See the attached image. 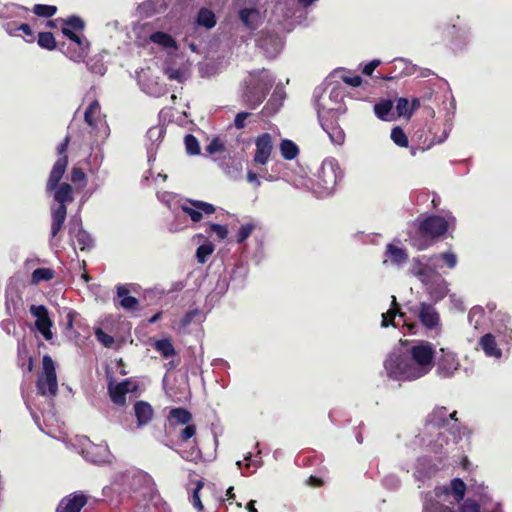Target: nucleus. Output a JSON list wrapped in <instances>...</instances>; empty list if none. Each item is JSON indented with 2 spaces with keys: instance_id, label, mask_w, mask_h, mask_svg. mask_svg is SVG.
<instances>
[{
  "instance_id": "nucleus-1",
  "label": "nucleus",
  "mask_w": 512,
  "mask_h": 512,
  "mask_svg": "<svg viewBox=\"0 0 512 512\" xmlns=\"http://www.w3.org/2000/svg\"><path fill=\"white\" fill-rule=\"evenodd\" d=\"M455 227L456 218L451 212H447L444 216L431 214L422 219L418 218L413 245L418 250H426L444 237L450 230L453 231Z\"/></svg>"
},
{
  "instance_id": "nucleus-2",
  "label": "nucleus",
  "mask_w": 512,
  "mask_h": 512,
  "mask_svg": "<svg viewBox=\"0 0 512 512\" xmlns=\"http://www.w3.org/2000/svg\"><path fill=\"white\" fill-rule=\"evenodd\" d=\"M387 376L397 381H413L419 379V374L413 366L409 355L401 352H391L384 361Z\"/></svg>"
},
{
  "instance_id": "nucleus-3",
  "label": "nucleus",
  "mask_w": 512,
  "mask_h": 512,
  "mask_svg": "<svg viewBox=\"0 0 512 512\" xmlns=\"http://www.w3.org/2000/svg\"><path fill=\"white\" fill-rule=\"evenodd\" d=\"M256 75H259V77L254 79L253 82L247 86L242 95L243 102L250 109H255L262 104L273 86V80L270 77H260V71L251 73L253 78Z\"/></svg>"
},
{
  "instance_id": "nucleus-4",
  "label": "nucleus",
  "mask_w": 512,
  "mask_h": 512,
  "mask_svg": "<svg viewBox=\"0 0 512 512\" xmlns=\"http://www.w3.org/2000/svg\"><path fill=\"white\" fill-rule=\"evenodd\" d=\"M409 357L413 360V366L421 378L434 366L435 349L430 342L422 341L410 348Z\"/></svg>"
},
{
  "instance_id": "nucleus-5",
  "label": "nucleus",
  "mask_w": 512,
  "mask_h": 512,
  "mask_svg": "<svg viewBox=\"0 0 512 512\" xmlns=\"http://www.w3.org/2000/svg\"><path fill=\"white\" fill-rule=\"evenodd\" d=\"M36 387L43 396L55 397L58 393L55 363L49 355L42 358V372L38 376Z\"/></svg>"
},
{
  "instance_id": "nucleus-6",
  "label": "nucleus",
  "mask_w": 512,
  "mask_h": 512,
  "mask_svg": "<svg viewBox=\"0 0 512 512\" xmlns=\"http://www.w3.org/2000/svg\"><path fill=\"white\" fill-rule=\"evenodd\" d=\"M71 137L70 135H66V137L63 139L61 143L57 146V154L58 159L55 161L48 180L46 182V190L51 191L54 189L57 184L61 181L63 178V175L66 172L67 166H68V156H67V150L70 143Z\"/></svg>"
},
{
  "instance_id": "nucleus-7",
  "label": "nucleus",
  "mask_w": 512,
  "mask_h": 512,
  "mask_svg": "<svg viewBox=\"0 0 512 512\" xmlns=\"http://www.w3.org/2000/svg\"><path fill=\"white\" fill-rule=\"evenodd\" d=\"M61 21L63 27L61 29L62 34L78 46L83 45V39L75 32H82L85 29V22L82 18L76 15L69 16L65 19L60 18L57 20H48L46 26L49 28H56V22Z\"/></svg>"
},
{
  "instance_id": "nucleus-8",
  "label": "nucleus",
  "mask_w": 512,
  "mask_h": 512,
  "mask_svg": "<svg viewBox=\"0 0 512 512\" xmlns=\"http://www.w3.org/2000/svg\"><path fill=\"white\" fill-rule=\"evenodd\" d=\"M340 179V169L334 161H324L317 174V184L326 192H331Z\"/></svg>"
},
{
  "instance_id": "nucleus-9",
  "label": "nucleus",
  "mask_w": 512,
  "mask_h": 512,
  "mask_svg": "<svg viewBox=\"0 0 512 512\" xmlns=\"http://www.w3.org/2000/svg\"><path fill=\"white\" fill-rule=\"evenodd\" d=\"M318 118L323 130L328 134L332 143L341 145L345 141V133L338 123L335 112L327 111L319 113Z\"/></svg>"
},
{
  "instance_id": "nucleus-10",
  "label": "nucleus",
  "mask_w": 512,
  "mask_h": 512,
  "mask_svg": "<svg viewBox=\"0 0 512 512\" xmlns=\"http://www.w3.org/2000/svg\"><path fill=\"white\" fill-rule=\"evenodd\" d=\"M180 208L195 223L202 220L203 213L211 215L216 211V207L213 204L193 199H187L184 204H181Z\"/></svg>"
},
{
  "instance_id": "nucleus-11",
  "label": "nucleus",
  "mask_w": 512,
  "mask_h": 512,
  "mask_svg": "<svg viewBox=\"0 0 512 512\" xmlns=\"http://www.w3.org/2000/svg\"><path fill=\"white\" fill-rule=\"evenodd\" d=\"M30 313L36 317L35 327L39 333H41L46 340H51L53 338L51 331L53 322L49 317L47 307L44 305H31Z\"/></svg>"
},
{
  "instance_id": "nucleus-12",
  "label": "nucleus",
  "mask_w": 512,
  "mask_h": 512,
  "mask_svg": "<svg viewBox=\"0 0 512 512\" xmlns=\"http://www.w3.org/2000/svg\"><path fill=\"white\" fill-rule=\"evenodd\" d=\"M255 146L254 163L267 164L273 151L272 136L267 132L260 134L255 140Z\"/></svg>"
},
{
  "instance_id": "nucleus-13",
  "label": "nucleus",
  "mask_w": 512,
  "mask_h": 512,
  "mask_svg": "<svg viewBox=\"0 0 512 512\" xmlns=\"http://www.w3.org/2000/svg\"><path fill=\"white\" fill-rule=\"evenodd\" d=\"M196 432L197 427L194 423L190 422L189 424H186L184 428H182L178 433V439L182 443H189L190 441L194 444L189 451L186 452V455L184 456L187 460H193L197 459L201 452L198 448V443L196 440Z\"/></svg>"
},
{
  "instance_id": "nucleus-14",
  "label": "nucleus",
  "mask_w": 512,
  "mask_h": 512,
  "mask_svg": "<svg viewBox=\"0 0 512 512\" xmlns=\"http://www.w3.org/2000/svg\"><path fill=\"white\" fill-rule=\"evenodd\" d=\"M86 503L87 497L84 494H72L59 502L56 512H80Z\"/></svg>"
},
{
  "instance_id": "nucleus-15",
  "label": "nucleus",
  "mask_w": 512,
  "mask_h": 512,
  "mask_svg": "<svg viewBox=\"0 0 512 512\" xmlns=\"http://www.w3.org/2000/svg\"><path fill=\"white\" fill-rule=\"evenodd\" d=\"M129 385L130 381L128 379L117 384H114L113 382L108 384V393L114 404L119 406L126 404V395L130 391Z\"/></svg>"
},
{
  "instance_id": "nucleus-16",
  "label": "nucleus",
  "mask_w": 512,
  "mask_h": 512,
  "mask_svg": "<svg viewBox=\"0 0 512 512\" xmlns=\"http://www.w3.org/2000/svg\"><path fill=\"white\" fill-rule=\"evenodd\" d=\"M53 192L54 200L58 203V206H66L67 203H71L74 200L73 187L69 183H58L57 186L51 191Z\"/></svg>"
},
{
  "instance_id": "nucleus-17",
  "label": "nucleus",
  "mask_w": 512,
  "mask_h": 512,
  "mask_svg": "<svg viewBox=\"0 0 512 512\" xmlns=\"http://www.w3.org/2000/svg\"><path fill=\"white\" fill-rule=\"evenodd\" d=\"M133 408L138 427L145 426L152 420L154 410L150 403L139 400L135 402Z\"/></svg>"
},
{
  "instance_id": "nucleus-18",
  "label": "nucleus",
  "mask_w": 512,
  "mask_h": 512,
  "mask_svg": "<svg viewBox=\"0 0 512 512\" xmlns=\"http://www.w3.org/2000/svg\"><path fill=\"white\" fill-rule=\"evenodd\" d=\"M170 427L176 428L179 425H186L193 421L192 413L183 407H175L169 411L167 416Z\"/></svg>"
},
{
  "instance_id": "nucleus-19",
  "label": "nucleus",
  "mask_w": 512,
  "mask_h": 512,
  "mask_svg": "<svg viewBox=\"0 0 512 512\" xmlns=\"http://www.w3.org/2000/svg\"><path fill=\"white\" fill-rule=\"evenodd\" d=\"M67 217V206H58L51 211V238H56Z\"/></svg>"
},
{
  "instance_id": "nucleus-20",
  "label": "nucleus",
  "mask_w": 512,
  "mask_h": 512,
  "mask_svg": "<svg viewBox=\"0 0 512 512\" xmlns=\"http://www.w3.org/2000/svg\"><path fill=\"white\" fill-rule=\"evenodd\" d=\"M119 305L126 311H135L139 309V301L136 297L129 295V289L124 285H118L116 289Z\"/></svg>"
},
{
  "instance_id": "nucleus-21",
  "label": "nucleus",
  "mask_w": 512,
  "mask_h": 512,
  "mask_svg": "<svg viewBox=\"0 0 512 512\" xmlns=\"http://www.w3.org/2000/svg\"><path fill=\"white\" fill-rule=\"evenodd\" d=\"M419 319L425 327L433 329L438 325L439 315L433 306L422 303L419 312Z\"/></svg>"
},
{
  "instance_id": "nucleus-22",
  "label": "nucleus",
  "mask_w": 512,
  "mask_h": 512,
  "mask_svg": "<svg viewBox=\"0 0 512 512\" xmlns=\"http://www.w3.org/2000/svg\"><path fill=\"white\" fill-rule=\"evenodd\" d=\"M479 345L489 357L500 358L502 355V351L497 345L495 336L491 333L483 335L479 340Z\"/></svg>"
},
{
  "instance_id": "nucleus-23",
  "label": "nucleus",
  "mask_w": 512,
  "mask_h": 512,
  "mask_svg": "<svg viewBox=\"0 0 512 512\" xmlns=\"http://www.w3.org/2000/svg\"><path fill=\"white\" fill-rule=\"evenodd\" d=\"M428 422L435 428H443L449 424L446 407L435 408L428 416Z\"/></svg>"
},
{
  "instance_id": "nucleus-24",
  "label": "nucleus",
  "mask_w": 512,
  "mask_h": 512,
  "mask_svg": "<svg viewBox=\"0 0 512 512\" xmlns=\"http://www.w3.org/2000/svg\"><path fill=\"white\" fill-rule=\"evenodd\" d=\"M399 316V317H404L405 314L400 310V307L396 301V297L395 296H392V304H391V308L382 314V322H381V326L382 327H388V326H396L395 324V317L396 316Z\"/></svg>"
},
{
  "instance_id": "nucleus-25",
  "label": "nucleus",
  "mask_w": 512,
  "mask_h": 512,
  "mask_svg": "<svg viewBox=\"0 0 512 512\" xmlns=\"http://www.w3.org/2000/svg\"><path fill=\"white\" fill-rule=\"evenodd\" d=\"M386 256L391 260L392 263L400 265L408 260V253L406 249L395 246L389 243L386 246Z\"/></svg>"
},
{
  "instance_id": "nucleus-26",
  "label": "nucleus",
  "mask_w": 512,
  "mask_h": 512,
  "mask_svg": "<svg viewBox=\"0 0 512 512\" xmlns=\"http://www.w3.org/2000/svg\"><path fill=\"white\" fill-rule=\"evenodd\" d=\"M150 40L164 48H177L176 40L168 33L156 31L150 35Z\"/></svg>"
},
{
  "instance_id": "nucleus-27",
  "label": "nucleus",
  "mask_w": 512,
  "mask_h": 512,
  "mask_svg": "<svg viewBox=\"0 0 512 512\" xmlns=\"http://www.w3.org/2000/svg\"><path fill=\"white\" fill-rule=\"evenodd\" d=\"M298 146L289 139H284L280 143V153L285 160H294L299 155Z\"/></svg>"
},
{
  "instance_id": "nucleus-28",
  "label": "nucleus",
  "mask_w": 512,
  "mask_h": 512,
  "mask_svg": "<svg viewBox=\"0 0 512 512\" xmlns=\"http://www.w3.org/2000/svg\"><path fill=\"white\" fill-rule=\"evenodd\" d=\"M196 21L199 26L205 27L206 29H211L216 25L215 14L208 8H201L198 11Z\"/></svg>"
},
{
  "instance_id": "nucleus-29",
  "label": "nucleus",
  "mask_w": 512,
  "mask_h": 512,
  "mask_svg": "<svg viewBox=\"0 0 512 512\" xmlns=\"http://www.w3.org/2000/svg\"><path fill=\"white\" fill-rule=\"evenodd\" d=\"M155 350H157L163 358H169L176 355V350L172 344L171 339L165 338L156 340L153 344Z\"/></svg>"
},
{
  "instance_id": "nucleus-30",
  "label": "nucleus",
  "mask_w": 512,
  "mask_h": 512,
  "mask_svg": "<svg viewBox=\"0 0 512 512\" xmlns=\"http://www.w3.org/2000/svg\"><path fill=\"white\" fill-rule=\"evenodd\" d=\"M55 277V271L51 268H37L32 272L31 283L39 284L42 281H50Z\"/></svg>"
},
{
  "instance_id": "nucleus-31",
  "label": "nucleus",
  "mask_w": 512,
  "mask_h": 512,
  "mask_svg": "<svg viewBox=\"0 0 512 512\" xmlns=\"http://www.w3.org/2000/svg\"><path fill=\"white\" fill-rule=\"evenodd\" d=\"M438 369L443 372L445 376H449L457 369V363L452 355H443L438 361Z\"/></svg>"
},
{
  "instance_id": "nucleus-32",
  "label": "nucleus",
  "mask_w": 512,
  "mask_h": 512,
  "mask_svg": "<svg viewBox=\"0 0 512 512\" xmlns=\"http://www.w3.org/2000/svg\"><path fill=\"white\" fill-rule=\"evenodd\" d=\"M422 512H455L454 504L452 506L444 505L441 502L429 499L425 501Z\"/></svg>"
},
{
  "instance_id": "nucleus-33",
  "label": "nucleus",
  "mask_w": 512,
  "mask_h": 512,
  "mask_svg": "<svg viewBox=\"0 0 512 512\" xmlns=\"http://www.w3.org/2000/svg\"><path fill=\"white\" fill-rule=\"evenodd\" d=\"M393 108V102L389 99L381 100L374 105L375 115L381 120H388V116Z\"/></svg>"
},
{
  "instance_id": "nucleus-34",
  "label": "nucleus",
  "mask_w": 512,
  "mask_h": 512,
  "mask_svg": "<svg viewBox=\"0 0 512 512\" xmlns=\"http://www.w3.org/2000/svg\"><path fill=\"white\" fill-rule=\"evenodd\" d=\"M450 487L456 503L461 502L466 492V484L464 481L460 478H454L450 482Z\"/></svg>"
},
{
  "instance_id": "nucleus-35",
  "label": "nucleus",
  "mask_w": 512,
  "mask_h": 512,
  "mask_svg": "<svg viewBox=\"0 0 512 512\" xmlns=\"http://www.w3.org/2000/svg\"><path fill=\"white\" fill-rule=\"evenodd\" d=\"M37 42L41 48L49 51H52L57 47L55 37L51 32H40L38 34Z\"/></svg>"
},
{
  "instance_id": "nucleus-36",
  "label": "nucleus",
  "mask_w": 512,
  "mask_h": 512,
  "mask_svg": "<svg viewBox=\"0 0 512 512\" xmlns=\"http://www.w3.org/2000/svg\"><path fill=\"white\" fill-rule=\"evenodd\" d=\"M99 111L100 104L98 100L92 101L84 113V121L87 123V125H89L92 128L96 127L95 114L99 113Z\"/></svg>"
},
{
  "instance_id": "nucleus-37",
  "label": "nucleus",
  "mask_w": 512,
  "mask_h": 512,
  "mask_svg": "<svg viewBox=\"0 0 512 512\" xmlns=\"http://www.w3.org/2000/svg\"><path fill=\"white\" fill-rule=\"evenodd\" d=\"M390 137H391L392 141L397 146L402 147V148L408 147V144H409L408 137L401 127H399V126L394 127L391 131Z\"/></svg>"
},
{
  "instance_id": "nucleus-38",
  "label": "nucleus",
  "mask_w": 512,
  "mask_h": 512,
  "mask_svg": "<svg viewBox=\"0 0 512 512\" xmlns=\"http://www.w3.org/2000/svg\"><path fill=\"white\" fill-rule=\"evenodd\" d=\"M57 7L54 5L35 4L33 6V13L38 17L50 18L57 13Z\"/></svg>"
},
{
  "instance_id": "nucleus-39",
  "label": "nucleus",
  "mask_w": 512,
  "mask_h": 512,
  "mask_svg": "<svg viewBox=\"0 0 512 512\" xmlns=\"http://www.w3.org/2000/svg\"><path fill=\"white\" fill-rule=\"evenodd\" d=\"M214 249V244L211 242H206L200 245L196 250L198 263L204 264L207 261V258L214 252Z\"/></svg>"
},
{
  "instance_id": "nucleus-40",
  "label": "nucleus",
  "mask_w": 512,
  "mask_h": 512,
  "mask_svg": "<svg viewBox=\"0 0 512 512\" xmlns=\"http://www.w3.org/2000/svg\"><path fill=\"white\" fill-rule=\"evenodd\" d=\"M184 144L186 148V152L189 155H198L200 154V145L197 138L192 134H187L184 137Z\"/></svg>"
},
{
  "instance_id": "nucleus-41",
  "label": "nucleus",
  "mask_w": 512,
  "mask_h": 512,
  "mask_svg": "<svg viewBox=\"0 0 512 512\" xmlns=\"http://www.w3.org/2000/svg\"><path fill=\"white\" fill-rule=\"evenodd\" d=\"M204 487L203 480H198L195 482V488L192 490L191 495V503L192 505L199 511H202L204 509V506L202 504L201 498H200V491Z\"/></svg>"
},
{
  "instance_id": "nucleus-42",
  "label": "nucleus",
  "mask_w": 512,
  "mask_h": 512,
  "mask_svg": "<svg viewBox=\"0 0 512 512\" xmlns=\"http://www.w3.org/2000/svg\"><path fill=\"white\" fill-rule=\"evenodd\" d=\"M396 111L399 116L410 118L412 116L410 103L407 98L400 97L396 101Z\"/></svg>"
},
{
  "instance_id": "nucleus-43",
  "label": "nucleus",
  "mask_w": 512,
  "mask_h": 512,
  "mask_svg": "<svg viewBox=\"0 0 512 512\" xmlns=\"http://www.w3.org/2000/svg\"><path fill=\"white\" fill-rule=\"evenodd\" d=\"M70 180L73 184L77 185L81 183V188L86 185V174L80 167H73L70 172Z\"/></svg>"
},
{
  "instance_id": "nucleus-44",
  "label": "nucleus",
  "mask_w": 512,
  "mask_h": 512,
  "mask_svg": "<svg viewBox=\"0 0 512 512\" xmlns=\"http://www.w3.org/2000/svg\"><path fill=\"white\" fill-rule=\"evenodd\" d=\"M254 229L255 225L252 223L242 225L236 235V242L240 244L246 241L250 237Z\"/></svg>"
},
{
  "instance_id": "nucleus-45",
  "label": "nucleus",
  "mask_w": 512,
  "mask_h": 512,
  "mask_svg": "<svg viewBox=\"0 0 512 512\" xmlns=\"http://www.w3.org/2000/svg\"><path fill=\"white\" fill-rule=\"evenodd\" d=\"M483 316H484L483 308L480 306H474L468 313V320H469L470 324H473V322H474V326H475V328H477L480 323V319H482Z\"/></svg>"
},
{
  "instance_id": "nucleus-46",
  "label": "nucleus",
  "mask_w": 512,
  "mask_h": 512,
  "mask_svg": "<svg viewBox=\"0 0 512 512\" xmlns=\"http://www.w3.org/2000/svg\"><path fill=\"white\" fill-rule=\"evenodd\" d=\"M257 11L255 9L243 8L239 11V18L243 22V24L248 28H254L250 18L253 15H256Z\"/></svg>"
},
{
  "instance_id": "nucleus-47",
  "label": "nucleus",
  "mask_w": 512,
  "mask_h": 512,
  "mask_svg": "<svg viewBox=\"0 0 512 512\" xmlns=\"http://www.w3.org/2000/svg\"><path fill=\"white\" fill-rule=\"evenodd\" d=\"M206 152L210 155L225 151L224 143L219 138H214L207 146Z\"/></svg>"
},
{
  "instance_id": "nucleus-48",
  "label": "nucleus",
  "mask_w": 512,
  "mask_h": 512,
  "mask_svg": "<svg viewBox=\"0 0 512 512\" xmlns=\"http://www.w3.org/2000/svg\"><path fill=\"white\" fill-rule=\"evenodd\" d=\"M165 75L168 77V79L175 80L179 83H183L186 79L183 70L178 69V68L170 67V68L165 69Z\"/></svg>"
},
{
  "instance_id": "nucleus-49",
  "label": "nucleus",
  "mask_w": 512,
  "mask_h": 512,
  "mask_svg": "<svg viewBox=\"0 0 512 512\" xmlns=\"http://www.w3.org/2000/svg\"><path fill=\"white\" fill-rule=\"evenodd\" d=\"M95 336L97 340L102 343L105 347L109 348L114 343V338L104 332L101 328L96 329Z\"/></svg>"
},
{
  "instance_id": "nucleus-50",
  "label": "nucleus",
  "mask_w": 512,
  "mask_h": 512,
  "mask_svg": "<svg viewBox=\"0 0 512 512\" xmlns=\"http://www.w3.org/2000/svg\"><path fill=\"white\" fill-rule=\"evenodd\" d=\"M435 257L440 258L448 268L453 269L457 264V257L452 252H443Z\"/></svg>"
},
{
  "instance_id": "nucleus-51",
  "label": "nucleus",
  "mask_w": 512,
  "mask_h": 512,
  "mask_svg": "<svg viewBox=\"0 0 512 512\" xmlns=\"http://www.w3.org/2000/svg\"><path fill=\"white\" fill-rule=\"evenodd\" d=\"M76 239L81 250H84L86 247H89L92 243L90 235L84 230L78 231V233L76 234Z\"/></svg>"
},
{
  "instance_id": "nucleus-52",
  "label": "nucleus",
  "mask_w": 512,
  "mask_h": 512,
  "mask_svg": "<svg viewBox=\"0 0 512 512\" xmlns=\"http://www.w3.org/2000/svg\"><path fill=\"white\" fill-rule=\"evenodd\" d=\"M459 512H480V505L472 500L467 499L459 506Z\"/></svg>"
},
{
  "instance_id": "nucleus-53",
  "label": "nucleus",
  "mask_w": 512,
  "mask_h": 512,
  "mask_svg": "<svg viewBox=\"0 0 512 512\" xmlns=\"http://www.w3.org/2000/svg\"><path fill=\"white\" fill-rule=\"evenodd\" d=\"M209 232L215 233L220 240L225 239L228 235L227 227L216 223L209 225Z\"/></svg>"
},
{
  "instance_id": "nucleus-54",
  "label": "nucleus",
  "mask_w": 512,
  "mask_h": 512,
  "mask_svg": "<svg viewBox=\"0 0 512 512\" xmlns=\"http://www.w3.org/2000/svg\"><path fill=\"white\" fill-rule=\"evenodd\" d=\"M15 30H19V31H22L26 36H28L29 38L26 39L27 42H34L35 41V35H34V32L32 30V28L30 27L29 24L27 23H22V24H19Z\"/></svg>"
},
{
  "instance_id": "nucleus-55",
  "label": "nucleus",
  "mask_w": 512,
  "mask_h": 512,
  "mask_svg": "<svg viewBox=\"0 0 512 512\" xmlns=\"http://www.w3.org/2000/svg\"><path fill=\"white\" fill-rule=\"evenodd\" d=\"M200 314L198 309H192L185 313V315L181 319V326L187 327L189 326L193 319Z\"/></svg>"
},
{
  "instance_id": "nucleus-56",
  "label": "nucleus",
  "mask_w": 512,
  "mask_h": 512,
  "mask_svg": "<svg viewBox=\"0 0 512 512\" xmlns=\"http://www.w3.org/2000/svg\"><path fill=\"white\" fill-rule=\"evenodd\" d=\"M146 135L151 141L159 140L163 137L164 130L160 126H154L147 131Z\"/></svg>"
},
{
  "instance_id": "nucleus-57",
  "label": "nucleus",
  "mask_w": 512,
  "mask_h": 512,
  "mask_svg": "<svg viewBox=\"0 0 512 512\" xmlns=\"http://www.w3.org/2000/svg\"><path fill=\"white\" fill-rule=\"evenodd\" d=\"M251 116L249 112H240L236 115L234 119V126L237 129H243L246 126V119Z\"/></svg>"
},
{
  "instance_id": "nucleus-58",
  "label": "nucleus",
  "mask_w": 512,
  "mask_h": 512,
  "mask_svg": "<svg viewBox=\"0 0 512 512\" xmlns=\"http://www.w3.org/2000/svg\"><path fill=\"white\" fill-rule=\"evenodd\" d=\"M380 65V60L374 59L364 66L362 73L366 76H371L374 70Z\"/></svg>"
},
{
  "instance_id": "nucleus-59",
  "label": "nucleus",
  "mask_w": 512,
  "mask_h": 512,
  "mask_svg": "<svg viewBox=\"0 0 512 512\" xmlns=\"http://www.w3.org/2000/svg\"><path fill=\"white\" fill-rule=\"evenodd\" d=\"M342 80H343V82H345L346 84H348L352 87H358L362 83V78L359 75L343 76Z\"/></svg>"
},
{
  "instance_id": "nucleus-60",
  "label": "nucleus",
  "mask_w": 512,
  "mask_h": 512,
  "mask_svg": "<svg viewBox=\"0 0 512 512\" xmlns=\"http://www.w3.org/2000/svg\"><path fill=\"white\" fill-rule=\"evenodd\" d=\"M434 491L438 498L452 494L450 486H437Z\"/></svg>"
},
{
  "instance_id": "nucleus-61",
  "label": "nucleus",
  "mask_w": 512,
  "mask_h": 512,
  "mask_svg": "<svg viewBox=\"0 0 512 512\" xmlns=\"http://www.w3.org/2000/svg\"><path fill=\"white\" fill-rule=\"evenodd\" d=\"M307 483L312 487H321L324 484V481L317 476L311 475L308 478Z\"/></svg>"
},
{
  "instance_id": "nucleus-62",
  "label": "nucleus",
  "mask_w": 512,
  "mask_h": 512,
  "mask_svg": "<svg viewBox=\"0 0 512 512\" xmlns=\"http://www.w3.org/2000/svg\"><path fill=\"white\" fill-rule=\"evenodd\" d=\"M247 180L250 183H255L256 186H260V184H261L260 180L258 179V175L255 172H253L252 170H249L247 172Z\"/></svg>"
},
{
  "instance_id": "nucleus-63",
  "label": "nucleus",
  "mask_w": 512,
  "mask_h": 512,
  "mask_svg": "<svg viewBox=\"0 0 512 512\" xmlns=\"http://www.w3.org/2000/svg\"><path fill=\"white\" fill-rule=\"evenodd\" d=\"M18 25L16 23H7L6 25V31L9 35H16V32H18L19 30H15V28L17 27Z\"/></svg>"
},
{
  "instance_id": "nucleus-64",
  "label": "nucleus",
  "mask_w": 512,
  "mask_h": 512,
  "mask_svg": "<svg viewBox=\"0 0 512 512\" xmlns=\"http://www.w3.org/2000/svg\"><path fill=\"white\" fill-rule=\"evenodd\" d=\"M419 107H420V99L419 98H413L411 103H410L411 113L413 114Z\"/></svg>"
}]
</instances>
